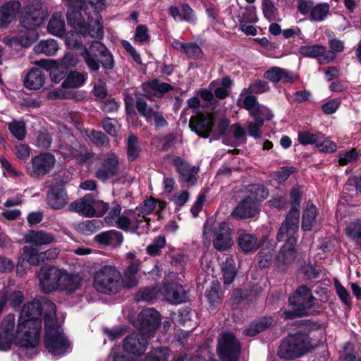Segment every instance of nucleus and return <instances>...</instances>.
<instances>
[{
  "label": "nucleus",
  "instance_id": "obj_46",
  "mask_svg": "<svg viewBox=\"0 0 361 361\" xmlns=\"http://www.w3.org/2000/svg\"><path fill=\"white\" fill-rule=\"evenodd\" d=\"M262 6L263 13L268 20L278 21L281 20L278 8L271 0H263Z\"/></svg>",
  "mask_w": 361,
  "mask_h": 361
},
{
  "label": "nucleus",
  "instance_id": "obj_59",
  "mask_svg": "<svg viewBox=\"0 0 361 361\" xmlns=\"http://www.w3.org/2000/svg\"><path fill=\"white\" fill-rule=\"evenodd\" d=\"M183 53L189 58L197 59L202 56L201 48L195 43H185Z\"/></svg>",
  "mask_w": 361,
  "mask_h": 361
},
{
  "label": "nucleus",
  "instance_id": "obj_1",
  "mask_svg": "<svg viewBox=\"0 0 361 361\" xmlns=\"http://www.w3.org/2000/svg\"><path fill=\"white\" fill-rule=\"evenodd\" d=\"M56 312L55 304L47 298L27 303L20 312L15 333V316L8 314L0 326V350L10 349L13 341L21 347L35 348L39 341L41 317L43 313L46 329L45 347L54 356L68 353L71 343L57 322Z\"/></svg>",
  "mask_w": 361,
  "mask_h": 361
},
{
  "label": "nucleus",
  "instance_id": "obj_50",
  "mask_svg": "<svg viewBox=\"0 0 361 361\" xmlns=\"http://www.w3.org/2000/svg\"><path fill=\"white\" fill-rule=\"evenodd\" d=\"M156 207L157 201L151 198L145 200L140 207H136L137 210L141 212L140 214L145 216V222L147 223V226H149L150 222V219L147 216L155 210Z\"/></svg>",
  "mask_w": 361,
  "mask_h": 361
},
{
  "label": "nucleus",
  "instance_id": "obj_34",
  "mask_svg": "<svg viewBox=\"0 0 361 361\" xmlns=\"http://www.w3.org/2000/svg\"><path fill=\"white\" fill-rule=\"evenodd\" d=\"M47 203L54 209L64 207L68 202V195L63 188H54L47 192Z\"/></svg>",
  "mask_w": 361,
  "mask_h": 361
},
{
  "label": "nucleus",
  "instance_id": "obj_44",
  "mask_svg": "<svg viewBox=\"0 0 361 361\" xmlns=\"http://www.w3.org/2000/svg\"><path fill=\"white\" fill-rule=\"evenodd\" d=\"M171 353L167 348L154 349L142 361H169Z\"/></svg>",
  "mask_w": 361,
  "mask_h": 361
},
{
  "label": "nucleus",
  "instance_id": "obj_49",
  "mask_svg": "<svg viewBox=\"0 0 361 361\" xmlns=\"http://www.w3.org/2000/svg\"><path fill=\"white\" fill-rule=\"evenodd\" d=\"M102 225L100 220H87L78 225V230L84 235H89L95 233Z\"/></svg>",
  "mask_w": 361,
  "mask_h": 361
},
{
  "label": "nucleus",
  "instance_id": "obj_9",
  "mask_svg": "<svg viewBox=\"0 0 361 361\" xmlns=\"http://www.w3.org/2000/svg\"><path fill=\"white\" fill-rule=\"evenodd\" d=\"M121 165L120 158L115 152L101 154L97 157V167L94 176L105 182L120 173Z\"/></svg>",
  "mask_w": 361,
  "mask_h": 361
},
{
  "label": "nucleus",
  "instance_id": "obj_18",
  "mask_svg": "<svg viewBox=\"0 0 361 361\" xmlns=\"http://www.w3.org/2000/svg\"><path fill=\"white\" fill-rule=\"evenodd\" d=\"M214 118L212 114H197L190 118L189 126L199 136L208 137L214 126Z\"/></svg>",
  "mask_w": 361,
  "mask_h": 361
},
{
  "label": "nucleus",
  "instance_id": "obj_39",
  "mask_svg": "<svg viewBox=\"0 0 361 361\" xmlns=\"http://www.w3.org/2000/svg\"><path fill=\"white\" fill-rule=\"evenodd\" d=\"M36 54H44L47 56H53L59 50V45L55 39H49L42 40L34 48Z\"/></svg>",
  "mask_w": 361,
  "mask_h": 361
},
{
  "label": "nucleus",
  "instance_id": "obj_47",
  "mask_svg": "<svg viewBox=\"0 0 361 361\" xmlns=\"http://www.w3.org/2000/svg\"><path fill=\"white\" fill-rule=\"evenodd\" d=\"M345 234L361 245V220L349 223L345 228Z\"/></svg>",
  "mask_w": 361,
  "mask_h": 361
},
{
  "label": "nucleus",
  "instance_id": "obj_4",
  "mask_svg": "<svg viewBox=\"0 0 361 361\" xmlns=\"http://www.w3.org/2000/svg\"><path fill=\"white\" fill-rule=\"evenodd\" d=\"M139 210L126 209L122 212L121 205L113 202L110 210L104 217L105 223L109 226H115L124 231L138 233L145 231L148 226L145 222V216Z\"/></svg>",
  "mask_w": 361,
  "mask_h": 361
},
{
  "label": "nucleus",
  "instance_id": "obj_56",
  "mask_svg": "<svg viewBox=\"0 0 361 361\" xmlns=\"http://www.w3.org/2000/svg\"><path fill=\"white\" fill-rule=\"evenodd\" d=\"M23 255L31 264H38L40 262L39 253L36 248L30 246L23 247Z\"/></svg>",
  "mask_w": 361,
  "mask_h": 361
},
{
  "label": "nucleus",
  "instance_id": "obj_20",
  "mask_svg": "<svg viewBox=\"0 0 361 361\" xmlns=\"http://www.w3.org/2000/svg\"><path fill=\"white\" fill-rule=\"evenodd\" d=\"M135 105L137 111L147 121H154L156 128H160L168 126V122L164 118L163 112L148 106L146 101L142 98H137Z\"/></svg>",
  "mask_w": 361,
  "mask_h": 361
},
{
  "label": "nucleus",
  "instance_id": "obj_10",
  "mask_svg": "<svg viewBox=\"0 0 361 361\" xmlns=\"http://www.w3.org/2000/svg\"><path fill=\"white\" fill-rule=\"evenodd\" d=\"M94 288L102 293L115 294L122 288L121 272H95Z\"/></svg>",
  "mask_w": 361,
  "mask_h": 361
},
{
  "label": "nucleus",
  "instance_id": "obj_30",
  "mask_svg": "<svg viewBox=\"0 0 361 361\" xmlns=\"http://www.w3.org/2000/svg\"><path fill=\"white\" fill-rule=\"evenodd\" d=\"M23 240L25 243L40 247L53 243L55 238L53 234L43 231H29L24 235Z\"/></svg>",
  "mask_w": 361,
  "mask_h": 361
},
{
  "label": "nucleus",
  "instance_id": "obj_64",
  "mask_svg": "<svg viewBox=\"0 0 361 361\" xmlns=\"http://www.w3.org/2000/svg\"><path fill=\"white\" fill-rule=\"evenodd\" d=\"M110 208L108 203L102 200H96L94 198L93 209L94 210V216H102L108 209L110 210Z\"/></svg>",
  "mask_w": 361,
  "mask_h": 361
},
{
  "label": "nucleus",
  "instance_id": "obj_3",
  "mask_svg": "<svg viewBox=\"0 0 361 361\" xmlns=\"http://www.w3.org/2000/svg\"><path fill=\"white\" fill-rule=\"evenodd\" d=\"M290 196L291 209L287 214L286 220L279 228L276 236L278 241H282L287 238L278 255L279 261L283 264L290 263L295 257V245L300 216L299 207L302 192L299 188H293L290 191Z\"/></svg>",
  "mask_w": 361,
  "mask_h": 361
},
{
  "label": "nucleus",
  "instance_id": "obj_60",
  "mask_svg": "<svg viewBox=\"0 0 361 361\" xmlns=\"http://www.w3.org/2000/svg\"><path fill=\"white\" fill-rule=\"evenodd\" d=\"M14 154L19 160L27 161L30 155V148L25 144L15 146Z\"/></svg>",
  "mask_w": 361,
  "mask_h": 361
},
{
  "label": "nucleus",
  "instance_id": "obj_17",
  "mask_svg": "<svg viewBox=\"0 0 361 361\" xmlns=\"http://www.w3.org/2000/svg\"><path fill=\"white\" fill-rule=\"evenodd\" d=\"M160 317L158 312L152 308L143 310L140 312L137 319L136 326L143 334L150 336V333L154 331L160 324Z\"/></svg>",
  "mask_w": 361,
  "mask_h": 361
},
{
  "label": "nucleus",
  "instance_id": "obj_38",
  "mask_svg": "<svg viewBox=\"0 0 361 361\" xmlns=\"http://www.w3.org/2000/svg\"><path fill=\"white\" fill-rule=\"evenodd\" d=\"M317 210L315 205L311 202H307L302 219V228L304 231H310L315 224Z\"/></svg>",
  "mask_w": 361,
  "mask_h": 361
},
{
  "label": "nucleus",
  "instance_id": "obj_26",
  "mask_svg": "<svg viewBox=\"0 0 361 361\" xmlns=\"http://www.w3.org/2000/svg\"><path fill=\"white\" fill-rule=\"evenodd\" d=\"M262 240H258L255 235L246 231H238L237 243L239 248L245 253L254 252L257 250L261 246Z\"/></svg>",
  "mask_w": 361,
  "mask_h": 361
},
{
  "label": "nucleus",
  "instance_id": "obj_62",
  "mask_svg": "<svg viewBox=\"0 0 361 361\" xmlns=\"http://www.w3.org/2000/svg\"><path fill=\"white\" fill-rule=\"evenodd\" d=\"M334 286L336 293L338 297L340 298L341 300L346 305H349L350 304L351 300L347 290L341 285V283L338 280H335Z\"/></svg>",
  "mask_w": 361,
  "mask_h": 361
},
{
  "label": "nucleus",
  "instance_id": "obj_28",
  "mask_svg": "<svg viewBox=\"0 0 361 361\" xmlns=\"http://www.w3.org/2000/svg\"><path fill=\"white\" fill-rule=\"evenodd\" d=\"M142 87L145 97L149 99H152L154 97L161 98L164 93L173 89L171 85L166 82H160L158 80L145 82L142 84Z\"/></svg>",
  "mask_w": 361,
  "mask_h": 361
},
{
  "label": "nucleus",
  "instance_id": "obj_48",
  "mask_svg": "<svg viewBox=\"0 0 361 361\" xmlns=\"http://www.w3.org/2000/svg\"><path fill=\"white\" fill-rule=\"evenodd\" d=\"M221 286L219 281L212 282L210 289L206 291L205 295L212 306L219 304L221 301Z\"/></svg>",
  "mask_w": 361,
  "mask_h": 361
},
{
  "label": "nucleus",
  "instance_id": "obj_6",
  "mask_svg": "<svg viewBox=\"0 0 361 361\" xmlns=\"http://www.w3.org/2000/svg\"><path fill=\"white\" fill-rule=\"evenodd\" d=\"M268 192L263 187L257 186L252 192L245 197L231 213L236 219H245L254 217L259 212V202L265 199Z\"/></svg>",
  "mask_w": 361,
  "mask_h": 361
},
{
  "label": "nucleus",
  "instance_id": "obj_27",
  "mask_svg": "<svg viewBox=\"0 0 361 361\" xmlns=\"http://www.w3.org/2000/svg\"><path fill=\"white\" fill-rule=\"evenodd\" d=\"M59 274V290L73 293L80 288L81 276L78 272H54Z\"/></svg>",
  "mask_w": 361,
  "mask_h": 361
},
{
  "label": "nucleus",
  "instance_id": "obj_7",
  "mask_svg": "<svg viewBox=\"0 0 361 361\" xmlns=\"http://www.w3.org/2000/svg\"><path fill=\"white\" fill-rule=\"evenodd\" d=\"M311 347L309 337L305 334L298 333L283 340L278 354L281 358L290 360L304 355Z\"/></svg>",
  "mask_w": 361,
  "mask_h": 361
},
{
  "label": "nucleus",
  "instance_id": "obj_36",
  "mask_svg": "<svg viewBox=\"0 0 361 361\" xmlns=\"http://www.w3.org/2000/svg\"><path fill=\"white\" fill-rule=\"evenodd\" d=\"M87 79L86 72L71 71L62 82L63 88H78L82 86Z\"/></svg>",
  "mask_w": 361,
  "mask_h": 361
},
{
  "label": "nucleus",
  "instance_id": "obj_14",
  "mask_svg": "<svg viewBox=\"0 0 361 361\" xmlns=\"http://www.w3.org/2000/svg\"><path fill=\"white\" fill-rule=\"evenodd\" d=\"M45 18L44 11L40 2L29 4L24 8L20 23L27 30H34L40 26Z\"/></svg>",
  "mask_w": 361,
  "mask_h": 361
},
{
  "label": "nucleus",
  "instance_id": "obj_63",
  "mask_svg": "<svg viewBox=\"0 0 361 361\" xmlns=\"http://www.w3.org/2000/svg\"><path fill=\"white\" fill-rule=\"evenodd\" d=\"M295 171L296 169L293 166L281 167L276 173V179L279 183L284 182Z\"/></svg>",
  "mask_w": 361,
  "mask_h": 361
},
{
  "label": "nucleus",
  "instance_id": "obj_16",
  "mask_svg": "<svg viewBox=\"0 0 361 361\" xmlns=\"http://www.w3.org/2000/svg\"><path fill=\"white\" fill-rule=\"evenodd\" d=\"M237 105L246 109L250 116H264L267 120H271L273 118L270 109L260 104L257 97L252 94H246L243 97L240 94L237 100Z\"/></svg>",
  "mask_w": 361,
  "mask_h": 361
},
{
  "label": "nucleus",
  "instance_id": "obj_8",
  "mask_svg": "<svg viewBox=\"0 0 361 361\" xmlns=\"http://www.w3.org/2000/svg\"><path fill=\"white\" fill-rule=\"evenodd\" d=\"M289 303L293 311L284 312L285 319H292L308 314L310 308L314 305V298L309 288L301 286L298 288L294 295L289 298Z\"/></svg>",
  "mask_w": 361,
  "mask_h": 361
},
{
  "label": "nucleus",
  "instance_id": "obj_23",
  "mask_svg": "<svg viewBox=\"0 0 361 361\" xmlns=\"http://www.w3.org/2000/svg\"><path fill=\"white\" fill-rule=\"evenodd\" d=\"M173 273L170 272L166 277L164 288L166 300L171 303L178 304L185 300L186 295L183 286L173 280L171 274Z\"/></svg>",
  "mask_w": 361,
  "mask_h": 361
},
{
  "label": "nucleus",
  "instance_id": "obj_51",
  "mask_svg": "<svg viewBox=\"0 0 361 361\" xmlns=\"http://www.w3.org/2000/svg\"><path fill=\"white\" fill-rule=\"evenodd\" d=\"M338 157L339 165L345 166L355 162L359 158V154L355 148H352L349 151L339 152Z\"/></svg>",
  "mask_w": 361,
  "mask_h": 361
},
{
  "label": "nucleus",
  "instance_id": "obj_13",
  "mask_svg": "<svg viewBox=\"0 0 361 361\" xmlns=\"http://www.w3.org/2000/svg\"><path fill=\"white\" fill-rule=\"evenodd\" d=\"M233 230L226 222H221L212 231V243L214 247L219 251H227L234 245Z\"/></svg>",
  "mask_w": 361,
  "mask_h": 361
},
{
  "label": "nucleus",
  "instance_id": "obj_2",
  "mask_svg": "<svg viewBox=\"0 0 361 361\" xmlns=\"http://www.w3.org/2000/svg\"><path fill=\"white\" fill-rule=\"evenodd\" d=\"M105 0H67L66 18L74 29L66 34V44L71 48L82 45V36L102 39L104 28L100 11Z\"/></svg>",
  "mask_w": 361,
  "mask_h": 361
},
{
  "label": "nucleus",
  "instance_id": "obj_15",
  "mask_svg": "<svg viewBox=\"0 0 361 361\" xmlns=\"http://www.w3.org/2000/svg\"><path fill=\"white\" fill-rule=\"evenodd\" d=\"M56 159L51 154L44 153L32 159L31 166L27 169V173L34 178L44 176L54 167Z\"/></svg>",
  "mask_w": 361,
  "mask_h": 361
},
{
  "label": "nucleus",
  "instance_id": "obj_21",
  "mask_svg": "<svg viewBox=\"0 0 361 361\" xmlns=\"http://www.w3.org/2000/svg\"><path fill=\"white\" fill-rule=\"evenodd\" d=\"M164 159L169 164L176 167L177 171L185 182L193 183L195 180V176L197 173V171L195 168L192 167L180 157L173 154L166 155Z\"/></svg>",
  "mask_w": 361,
  "mask_h": 361
},
{
  "label": "nucleus",
  "instance_id": "obj_53",
  "mask_svg": "<svg viewBox=\"0 0 361 361\" xmlns=\"http://www.w3.org/2000/svg\"><path fill=\"white\" fill-rule=\"evenodd\" d=\"M127 152L128 160L134 161L140 154L137 139L135 135H130L128 140Z\"/></svg>",
  "mask_w": 361,
  "mask_h": 361
},
{
  "label": "nucleus",
  "instance_id": "obj_24",
  "mask_svg": "<svg viewBox=\"0 0 361 361\" xmlns=\"http://www.w3.org/2000/svg\"><path fill=\"white\" fill-rule=\"evenodd\" d=\"M264 78L273 83H277L280 81L285 83H293L298 79L297 74L277 66L271 67L266 71L264 73Z\"/></svg>",
  "mask_w": 361,
  "mask_h": 361
},
{
  "label": "nucleus",
  "instance_id": "obj_37",
  "mask_svg": "<svg viewBox=\"0 0 361 361\" xmlns=\"http://www.w3.org/2000/svg\"><path fill=\"white\" fill-rule=\"evenodd\" d=\"M48 32L54 35L61 37L66 31L65 22L61 14L56 13L52 16L47 25Z\"/></svg>",
  "mask_w": 361,
  "mask_h": 361
},
{
  "label": "nucleus",
  "instance_id": "obj_42",
  "mask_svg": "<svg viewBox=\"0 0 361 361\" xmlns=\"http://www.w3.org/2000/svg\"><path fill=\"white\" fill-rule=\"evenodd\" d=\"M270 90L268 82L265 80H257L251 83L248 87L243 88L240 92V96L243 97L246 94H259Z\"/></svg>",
  "mask_w": 361,
  "mask_h": 361
},
{
  "label": "nucleus",
  "instance_id": "obj_32",
  "mask_svg": "<svg viewBox=\"0 0 361 361\" xmlns=\"http://www.w3.org/2000/svg\"><path fill=\"white\" fill-rule=\"evenodd\" d=\"M54 272H38L39 286L45 293H51L59 290V274Z\"/></svg>",
  "mask_w": 361,
  "mask_h": 361
},
{
  "label": "nucleus",
  "instance_id": "obj_52",
  "mask_svg": "<svg viewBox=\"0 0 361 361\" xmlns=\"http://www.w3.org/2000/svg\"><path fill=\"white\" fill-rule=\"evenodd\" d=\"M165 245V237L159 235L155 238L152 243L147 247V253L152 256L158 255L160 253L161 250L164 247Z\"/></svg>",
  "mask_w": 361,
  "mask_h": 361
},
{
  "label": "nucleus",
  "instance_id": "obj_35",
  "mask_svg": "<svg viewBox=\"0 0 361 361\" xmlns=\"http://www.w3.org/2000/svg\"><path fill=\"white\" fill-rule=\"evenodd\" d=\"M95 240L99 244L116 247L122 244L123 235L119 231L110 230L97 235Z\"/></svg>",
  "mask_w": 361,
  "mask_h": 361
},
{
  "label": "nucleus",
  "instance_id": "obj_55",
  "mask_svg": "<svg viewBox=\"0 0 361 361\" xmlns=\"http://www.w3.org/2000/svg\"><path fill=\"white\" fill-rule=\"evenodd\" d=\"M316 147L320 152L326 153H332L337 150L336 144L324 134L323 137L316 144Z\"/></svg>",
  "mask_w": 361,
  "mask_h": 361
},
{
  "label": "nucleus",
  "instance_id": "obj_5",
  "mask_svg": "<svg viewBox=\"0 0 361 361\" xmlns=\"http://www.w3.org/2000/svg\"><path fill=\"white\" fill-rule=\"evenodd\" d=\"M81 56L91 72H96L99 69V63L105 69L114 68V61L111 53L99 41H93L89 48L85 47Z\"/></svg>",
  "mask_w": 361,
  "mask_h": 361
},
{
  "label": "nucleus",
  "instance_id": "obj_31",
  "mask_svg": "<svg viewBox=\"0 0 361 361\" xmlns=\"http://www.w3.org/2000/svg\"><path fill=\"white\" fill-rule=\"evenodd\" d=\"M46 75L38 68H32L23 80L24 86L30 90H39L45 83Z\"/></svg>",
  "mask_w": 361,
  "mask_h": 361
},
{
  "label": "nucleus",
  "instance_id": "obj_43",
  "mask_svg": "<svg viewBox=\"0 0 361 361\" xmlns=\"http://www.w3.org/2000/svg\"><path fill=\"white\" fill-rule=\"evenodd\" d=\"M271 317H264L258 322L252 324L249 327L245 329L244 334L246 336H254L259 332L264 331L272 324Z\"/></svg>",
  "mask_w": 361,
  "mask_h": 361
},
{
  "label": "nucleus",
  "instance_id": "obj_40",
  "mask_svg": "<svg viewBox=\"0 0 361 361\" xmlns=\"http://www.w3.org/2000/svg\"><path fill=\"white\" fill-rule=\"evenodd\" d=\"M252 117L254 118V121H250L247 123V134L255 139L259 138L262 136L261 129L264 121L267 120L264 116L261 115Z\"/></svg>",
  "mask_w": 361,
  "mask_h": 361
},
{
  "label": "nucleus",
  "instance_id": "obj_29",
  "mask_svg": "<svg viewBox=\"0 0 361 361\" xmlns=\"http://www.w3.org/2000/svg\"><path fill=\"white\" fill-rule=\"evenodd\" d=\"M94 197L91 194H86L78 200L71 202L69 206V210L80 213L86 216L92 217L94 216Z\"/></svg>",
  "mask_w": 361,
  "mask_h": 361
},
{
  "label": "nucleus",
  "instance_id": "obj_45",
  "mask_svg": "<svg viewBox=\"0 0 361 361\" xmlns=\"http://www.w3.org/2000/svg\"><path fill=\"white\" fill-rule=\"evenodd\" d=\"M11 135L17 140H23L26 135L25 124L23 121H13L7 123Z\"/></svg>",
  "mask_w": 361,
  "mask_h": 361
},
{
  "label": "nucleus",
  "instance_id": "obj_54",
  "mask_svg": "<svg viewBox=\"0 0 361 361\" xmlns=\"http://www.w3.org/2000/svg\"><path fill=\"white\" fill-rule=\"evenodd\" d=\"M1 300L8 302L13 307H18L24 300L23 293L20 290H14L10 293L4 294L1 298Z\"/></svg>",
  "mask_w": 361,
  "mask_h": 361
},
{
  "label": "nucleus",
  "instance_id": "obj_25",
  "mask_svg": "<svg viewBox=\"0 0 361 361\" xmlns=\"http://www.w3.org/2000/svg\"><path fill=\"white\" fill-rule=\"evenodd\" d=\"M34 63L47 70L51 81L54 83H59L67 75V70L55 60L41 59Z\"/></svg>",
  "mask_w": 361,
  "mask_h": 361
},
{
  "label": "nucleus",
  "instance_id": "obj_58",
  "mask_svg": "<svg viewBox=\"0 0 361 361\" xmlns=\"http://www.w3.org/2000/svg\"><path fill=\"white\" fill-rule=\"evenodd\" d=\"M136 274L137 272H121L122 288H131L136 286L138 281Z\"/></svg>",
  "mask_w": 361,
  "mask_h": 361
},
{
  "label": "nucleus",
  "instance_id": "obj_19",
  "mask_svg": "<svg viewBox=\"0 0 361 361\" xmlns=\"http://www.w3.org/2000/svg\"><path fill=\"white\" fill-rule=\"evenodd\" d=\"M300 54L305 57L315 58L319 64H326L334 61L336 54L320 44L305 45L300 48Z\"/></svg>",
  "mask_w": 361,
  "mask_h": 361
},
{
  "label": "nucleus",
  "instance_id": "obj_57",
  "mask_svg": "<svg viewBox=\"0 0 361 361\" xmlns=\"http://www.w3.org/2000/svg\"><path fill=\"white\" fill-rule=\"evenodd\" d=\"M79 63V59L78 56L71 52H67L61 59L60 63L67 71L70 68L75 67Z\"/></svg>",
  "mask_w": 361,
  "mask_h": 361
},
{
  "label": "nucleus",
  "instance_id": "obj_22",
  "mask_svg": "<svg viewBox=\"0 0 361 361\" xmlns=\"http://www.w3.org/2000/svg\"><path fill=\"white\" fill-rule=\"evenodd\" d=\"M147 338L148 336L142 332L128 335L123 341L124 350L135 356L143 354L147 349Z\"/></svg>",
  "mask_w": 361,
  "mask_h": 361
},
{
  "label": "nucleus",
  "instance_id": "obj_12",
  "mask_svg": "<svg viewBox=\"0 0 361 361\" xmlns=\"http://www.w3.org/2000/svg\"><path fill=\"white\" fill-rule=\"evenodd\" d=\"M297 9L302 15L309 14L311 20L321 22L327 17L330 6L326 3H319L314 5L312 0H298Z\"/></svg>",
  "mask_w": 361,
  "mask_h": 361
},
{
  "label": "nucleus",
  "instance_id": "obj_41",
  "mask_svg": "<svg viewBox=\"0 0 361 361\" xmlns=\"http://www.w3.org/2000/svg\"><path fill=\"white\" fill-rule=\"evenodd\" d=\"M298 141L302 145H315L323 137V133L313 130H302L298 133Z\"/></svg>",
  "mask_w": 361,
  "mask_h": 361
},
{
  "label": "nucleus",
  "instance_id": "obj_11",
  "mask_svg": "<svg viewBox=\"0 0 361 361\" xmlns=\"http://www.w3.org/2000/svg\"><path fill=\"white\" fill-rule=\"evenodd\" d=\"M240 350L239 342L233 334H223L219 338L217 352L223 361H237Z\"/></svg>",
  "mask_w": 361,
  "mask_h": 361
},
{
  "label": "nucleus",
  "instance_id": "obj_61",
  "mask_svg": "<svg viewBox=\"0 0 361 361\" xmlns=\"http://www.w3.org/2000/svg\"><path fill=\"white\" fill-rule=\"evenodd\" d=\"M149 38L148 28L144 25H138L135 31V41L139 43L147 42Z\"/></svg>",
  "mask_w": 361,
  "mask_h": 361
},
{
  "label": "nucleus",
  "instance_id": "obj_33",
  "mask_svg": "<svg viewBox=\"0 0 361 361\" xmlns=\"http://www.w3.org/2000/svg\"><path fill=\"white\" fill-rule=\"evenodd\" d=\"M21 5L18 1H8L0 8V27L8 24L20 9Z\"/></svg>",
  "mask_w": 361,
  "mask_h": 361
}]
</instances>
